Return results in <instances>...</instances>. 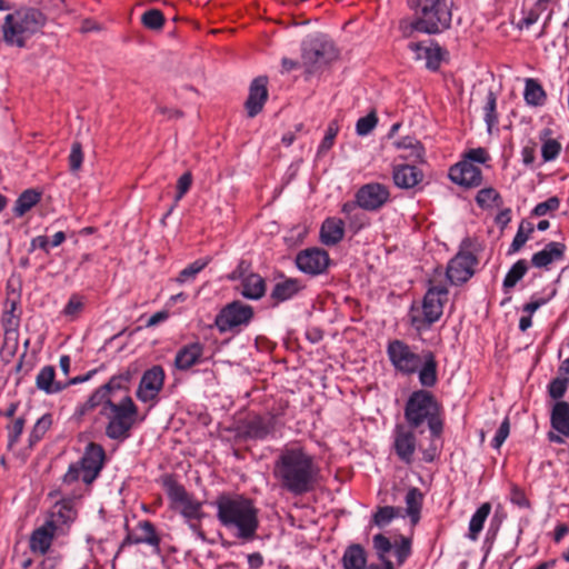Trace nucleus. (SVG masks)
I'll return each mask as SVG.
<instances>
[{
  "mask_svg": "<svg viewBox=\"0 0 569 569\" xmlns=\"http://www.w3.org/2000/svg\"><path fill=\"white\" fill-rule=\"evenodd\" d=\"M313 458L299 447L284 448L274 461L273 476L281 489L293 496L311 491L316 482Z\"/></svg>",
  "mask_w": 569,
  "mask_h": 569,
  "instance_id": "1",
  "label": "nucleus"
},
{
  "mask_svg": "<svg viewBox=\"0 0 569 569\" xmlns=\"http://www.w3.org/2000/svg\"><path fill=\"white\" fill-rule=\"evenodd\" d=\"M222 527L243 542L252 541L259 528L258 510L253 501L242 495H219L213 502Z\"/></svg>",
  "mask_w": 569,
  "mask_h": 569,
  "instance_id": "2",
  "label": "nucleus"
},
{
  "mask_svg": "<svg viewBox=\"0 0 569 569\" xmlns=\"http://www.w3.org/2000/svg\"><path fill=\"white\" fill-rule=\"evenodd\" d=\"M416 347L409 346L403 340L393 339L387 345V356L397 372L403 376L418 373V379L423 388H432L438 382V362L430 350L418 353Z\"/></svg>",
  "mask_w": 569,
  "mask_h": 569,
  "instance_id": "3",
  "label": "nucleus"
},
{
  "mask_svg": "<svg viewBox=\"0 0 569 569\" xmlns=\"http://www.w3.org/2000/svg\"><path fill=\"white\" fill-rule=\"evenodd\" d=\"M413 19H403L399 29L403 37L410 38L415 31L438 34L450 28L452 2L450 0H408Z\"/></svg>",
  "mask_w": 569,
  "mask_h": 569,
  "instance_id": "4",
  "label": "nucleus"
},
{
  "mask_svg": "<svg viewBox=\"0 0 569 569\" xmlns=\"http://www.w3.org/2000/svg\"><path fill=\"white\" fill-rule=\"evenodd\" d=\"M406 425L421 430L427 426L432 438H440L443 432V408L436 396L427 388L412 391L405 402Z\"/></svg>",
  "mask_w": 569,
  "mask_h": 569,
  "instance_id": "5",
  "label": "nucleus"
},
{
  "mask_svg": "<svg viewBox=\"0 0 569 569\" xmlns=\"http://www.w3.org/2000/svg\"><path fill=\"white\" fill-rule=\"evenodd\" d=\"M98 408L100 416L108 419L106 436L109 439L124 441L130 437L138 415V407L130 395L121 396L117 402H101Z\"/></svg>",
  "mask_w": 569,
  "mask_h": 569,
  "instance_id": "6",
  "label": "nucleus"
},
{
  "mask_svg": "<svg viewBox=\"0 0 569 569\" xmlns=\"http://www.w3.org/2000/svg\"><path fill=\"white\" fill-rule=\"evenodd\" d=\"M46 17L34 8H23L6 16L2 24L3 41L8 46L24 48L27 40L44 24Z\"/></svg>",
  "mask_w": 569,
  "mask_h": 569,
  "instance_id": "7",
  "label": "nucleus"
},
{
  "mask_svg": "<svg viewBox=\"0 0 569 569\" xmlns=\"http://www.w3.org/2000/svg\"><path fill=\"white\" fill-rule=\"evenodd\" d=\"M132 376L129 370L112 376L109 381L97 388L87 401L77 406L74 417L81 419L87 413L93 411L107 400L117 402L121 396L129 395V386Z\"/></svg>",
  "mask_w": 569,
  "mask_h": 569,
  "instance_id": "8",
  "label": "nucleus"
},
{
  "mask_svg": "<svg viewBox=\"0 0 569 569\" xmlns=\"http://www.w3.org/2000/svg\"><path fill=\"white\" fill-rule=\"evenodd\" d=\"M430 286L428 287L421 306V315H415L413 309L410 313V323L418 331L430 328L437 322L442 313L443 306L448 301V288L445 284H433L429 280Z\"/></svg>",
  "mask_w": 569,
  "mask_h": 569,
  "instance_id": "9",
  "label": "nucleus"
},
{
  "mask_svg": "<svg viewBox=\"0 0 569 569\" xmlns=\"http://www.w3.org/2000/svg\"><path fill=\"white\" fill-rule=\"evenodd\" d=\"M169 499L179 507L181 516L187 521H201L204 517L202 502L197 500L186 488L173 479L164 481Z\"/></svg>",
  "mask_w": 569,
  "mask_h": 569,
  "instance_id": "10",
  "label": "nucleus"
},
{
  "mask_svg": "<svg viewBox=\"0 0 569 569\" xmlns=\"http://www.w3.org/2000/svg\"><path fill=\"white\" fill-rule=\"evenodd\" d=\"M479 259L472 251H457L446 268V277L452 286H461L476 273Z\"/></svg>",
  "mask_w": 569,
  "mask_h": 569,
  "instance_id": "11",
  "label": "nucleus"
},
{
  "mask_svg": "<svg viewBox=\"0 0 569 569\" xmlns=\"http://www.w3.org/2000/svg\"><path fill=\"white\" fill-rule=\"evenodd\" d=\"M253 318V308L241 301L228 303L216 317V326L220 332H227L236 327L247 326Z\"/></svg>",
  "mask_w": 569,
  "mask_h": 569,
  "instance_id": "12",
  "label": "nucleus"
},
{
  "mask_svg": "<svg viewBox=\"0 0 569 569\" xmlns=\"http://www.w3.org/2000/svg\"><path fill=\"white\" fill-rule=\"evenodd\" d=\"M20 297L16 291L9 292L6 300V308L1 317V325L4 331L3 349L14 352L18 347V328L20 313L17 312Z\"/></svg>",
  "mask_w": 569,
  "mask_h": 569,
  "instance_id": "13",
  "label": "nucleus"
},
{
  "mask_svg": "<svg viewBox=\"0 0 569 569\" xmlns=\"http://www.w3.org/2000/svg\"><path fill=\"white\" fill-rule=\"evenodd\" d=\"M416 431L422 432V430L412 428L406 423H396L392 431V449L398 459L408 466L413 462V456L417 449Z\"/></svg>",
  "mask_w": 569,
  "mask_h": 569,
  "instance_id": "14",
  "label": "nucleus"
},
{
  "mask_svg": "<svg viewBox=\"0 0 569 569\" xmlns=\"http://www.w3.org/2000/svg\"><path fill=\"white\" fill-rule=\"evenodd\" d=\"M104 460L106 451L103 447L96 442H89L79 460L82 468V481L86 485H91L98 478Z\"/></svg>",
  "mask_w": 569,
  "mask_h": 569,
  "instance_id": "15",
  "label": "nucleus"
},
{
  "mask_svg": "<svg viewBox=\"0 0 569 569\" xmlns=\"http://www.w3.org/2000/svg\"><path fill=\"white\" fill-rule=\"evenodd\" d=\"M164 382V371L161 366H153L143 372L138 390L137 398L142 402H149L158 397Z\"/></svg>",
  "mask_w": 569,
  "mask_h": 569,
  "instance_id": "16",
  "label": "nucleus"
},
{
  "mask_svg": "<svg viewBox=\"0 0 569 569\" xmlns=\"http://www.w3.org/2000/svg\"><path fill=\"white\" fill-rule=\"evenodd\" d=\"M389 199V190L381 183H368L362 186L356 193L359 207L366 210H377Z\"/></svg>",
  "mask_w": 569,
  "mask_h": 569,
  "instance_id": "17",
  "label": "nucleus"
},
{
  "mask_svg": "<svg viewBox=\"0 0 569 569\" xmlns=\"http://www.w3.org/2000/svg\"><path fill=\"white\" fill-rule=\"evenodd\" d=\"M449 178L452 182L466 188H476L482 182L480 168L468 160L452 166L449 171Z\"/></svg>",
  "mask_w": 569,
  "mask_h": 569,
  "instance_id": "18",
  "label": "nucleus"
},
{
  "mask_svg": "<svg viewBox=\"0 0 569 569\" xmlns=\"http://www.w3.org/2000/svg\"><path fill=\"white\" fill-rule=\"evenodd\" d=\"M268 78L260 76L254 78L249 87V94L244 102V108L249 118L256 117L263 109L268 99Z\"/></svg>",
  "mask_w": 569,
  "mask_h": 569,
  "instance_id": "19",
  "label": "nucleus"
},
{
  "mask_svg": "<svg viewBox=\"0 0 569 569\" xmlns=\"http://www.w3.org/2000/svg\"><path fill=\"white\" fill-rule=\"evenodd\" d=\"M300 64L306 74H313L318 71L320 59V37L318 33L306 37L301 42Z\"/></svg>",
  "mask_w": 569,
  "mask_h": 569,
  "instance_id": "20",
  "label": "nucleus"
},
{
  "mask_svg": "<svg viewBox=\"0 0 569 569\" xmlns=\"http://www.w3.org/2000/svg\"><path fill=\"white\" fill-rule=\"evenodd\" d=\"M137 529L140 531V533H134L128 531L124 539L122 540L120 545V549L132 546V545H140L146 543L149 545L156 549H159L161 539L158 536L156 528L153 523L149 520L139 521Z\"/></svg>",
  "mask_w": 569,
  "mask_h": 569,
  "instance_id": "21",
  "label": "nucleus"
},
{
  "mask_svg": "<svg viewBox=\"0 0 569 569\" xmlns=\"http://www.w3.org/2000/svg\"><path fill=\"white\" fill-rule=\"evenodd\" d=\"M56 530L54 520H47L42 526L34 529L29 539L30 550L34 553H47L52 545Z\"/></svg>",
  "mask_w": 569,
  "mask_h": 569,
  "instance_id": "22",
  "label": "nucleus"
},
{
  "mask_svg": "<svg viewBox=\"0 0 569 569\" xmlns=\"http://www.w3.org/2000/svg\"><path fill=\"white\" fill-rule=\"evenodd\" d=\"M392 179L398 188L411 189L422 181L423 173L412 164H396L392 170Z\"/></svg>",
  "mask_w": 569,
  "mask_h": 569,
  "instance_id": "23",
  "label": "nucleus"
},
{
  "mask_svg": "<svg viewBox=\"0 0 569 569\" xmlns=\"http://www.w3.org/2000/svg\"><path fill=\"white\" fill-rule=\"evenodd\" d=\"M204 347L200 342H191L180 348L174 358V366L179 370H188L200 362Z\"/></svg>",
  "mask_w": 569,
  "mask_h": 569,
  "instance_id": "24",
  "label": "nucleus"
},
{
  "mask_svg": "<svg viewBox=\"0 0 569 569\" xmlns=\"http://www.w3.org/2000/svg\"><path fill=\"white\" fill-rule=\"evenodd\" d=\"M36 386L47 395H53L67 389L63 381L56 380V370L53 366H44L36 377Z\"/></svg>",
  "mask_w": 569,
  "mask_h": 569,
  "instance_id": "25",
  "label": "nucleus"
},
{
  "mask_svg": "<svg viewBox=\"0 0 569 569\" xmlns=\"http://www.w3.org/2000/svg\"><path fill=\"white\" fill-rule=\"evenodd\" d=\"M241 295L251 300H258L266 293V282L257 273L244 276L241 281Z\"/></svg>",
  "mask_w": 569,
  "mask_h": 569,
  "instance_id": "26",
  "label": "nucleus"
},
{
  "mask_svg": "<svg viewBox=\"0 0 569 569\" xmlns=\"http://www.w3.org/2000/svg\"><path fill=\"white\" fill-rule=\"evenodd\" d=\"M409 49L416 53L417 59H425L429 69H438L441 61L440 47H428L420 42H411L409 43Z\"/></svg>",
  "mask_w": 569,
  "mask_h": 569,
  "instance_id": "27",
  "label": "nucleus"
},
{
  "mask_svg": "<svg viewBox=\"0 0 569 569\" xmlns=\"http://www.w3.org/2000/svg\"><path fill=\"white\" fill-rule=\"evenodd\" d=\"M551 427L565 437H569V403L558 401L551 411Z\"/></svg>",
  "mask_w": 569,
  "mask_h": 569,
  "instance_id": "28",
  "label": "nucleus"
},
{
  "mask_svg": "<svg viewBox=\"0 0 569 569\" xmlns=\"http://www.w3.org/2000/svg\"><path fill=\"white\" fill-rule=\"evenodd\" d=\"M273 429L272 419L257 416L244 425V436L250 439H263Z\"/></svg>",
  "mask_w": 569,
  "mask_h": 569,
  "instance_id": "29",
  "label": "nucleus"
},
{
  "mask_svg": "<svg viewBox=\"0 0 569 569\" xmlns=\"http://www.w3.org/2000/svg\"><path fill=\"white\" fill-rule=\"evenodd\" d=\"M367 565V552L359 543L350 545L342 556L343 569H365Z\"/></svg>",
  "mask_w": 569,
  "mask_h": 569,
  "instance_id": "30",
  "label": "nucleus"
},
{
  "mask_svg": "<svg viewBox=\"0 0 569 569\" xmlns=\"http://www.w3.org/2000/svg\"><path fill=\"white\" fill-rule=\"evenodd\" d=\"M300 288L297 280L284 279L274 284L270 293V299L273 301V305H278L293 298L299 292Z\"/></svg>",
  "mask_w": 569,
  "mask_h": 569,
  "instance_id": "31",
  "label": "nucleus"
},
{
  "mask_svg": "<svg viewBox=\"0 0 569 569\" xmlns=\"http://www.w3.org/2000/svg\"><path fill=\"white\" fill-rule=\"evenodd\" d=\"M345 233V223L338 218H328L322 223V243L326 246L336 244Z\"/></svg>",
  "mask_w": 569,
  "mask_h": 569,
  "instance_id": "32",
  "label": "nucleus"
},
{
  "mask_svg": "<svg viewBox=\"0 0 569 569\" xmlns=\"http://www.w3.org/2000/svg\"><path fill=\"white\" fill-rule=\"evenodd\" d=\"M405 501L407 505L406 513L410 518L411 523H418L423 501L422 492L418 488L411 487L406 493Z\"/></svg>",
  "mask_w": 569,
  "mask_h": 569,
  "instance_id": "33",
  "label": "nucleus"
},
{
  "mask_svg": "<svg viewBox=\"0 0 569 569\" xmlns=\"http://www.w3.org/2000/svg\"><path fill=\"white\" fill-rule=\"evenodd\" d=\"M297 267L306 273H320V251H299L296 257Z\"/></svg>",
  "mask_w": 569,
  "mask_h": 569,
  "instance_id": "34",
  "label": "nucleus"
},
{
  "mask_svg": "<svg viewBox=\"0 0 569 569\" xmlns=\"http://www.w3.org/2000/svg\"><path fill=\"white\" fill-rule=\"evenodd\" d=\"M491 511V505L489 502L482 503L476 512L472 515L469 522V532L468 538L470 540H477L479 533L481 532L485 521L488 518Z\"/></svg>",
  "mask_w": 569,
  "mask_h": 569,
  "instance_id": "35",
  "label": "nucleus"
},
{
  "mask_svg": "<svg viewBox=\"0 0 569 569\" xmlns=\"http://www.w3.org/2000/svg\"><path fill=\"white\" fill-rule=\"evenodd\" d=\"M41 199V193L34 189L24 190L16 200L13 212L17 217H22Z\"/></svg>",
  "mask_w": 569,
  "mask_h": 569,
  "instance_id": "36",
  "label": "nucleus"
},
{
  "mask_svg": "<svg viewBox=\"0 0 569 569\" xmlns=\"http://www.w3.org/2000/svg\"><path fill=\"white\" fill-rule=\"evenodd\" d=\"M529 269V262L525 259L518 260L516 263L511 266L507 274L505 276L502 286L505 290H509L525 277Z\"/></svg>",
  "mask_w": 569,
  "mask_h": 569,
  "instance_id": "37",
  "label": "nucleus"
},
{
  "mask_svg": "<svg viewBox=\"0 0 569 569\" xmlns=\"http://www.w3.org/2000/svg\"><path fill=\"white\" fill-rule=\"evenodd\" d=\"M400 516V508L392 506L378 507L371 517L370 523L378 528H385Z\"/></svg>",
  "mask_w": 569,
  "mask_h": 569,
  "instance_id": "38",
  "label": "nucleus"
},
{
  "mask_svg": "<svg viewBox=\"0 0 569 569\" xmlns=\"http://www.w3.org/2000/svg\"><path fill=\"white\" fill-rule=\"evenodd\" d=\"M523 97L528 104L542 106L546 100V92L537 80L527 79Z\"/></svg>",
  "mask_w": 569,
  "mask_h": 569,
  "instance_id": "39",
  "label": "nucleus"
},
{
  "mask_svg": "<svg viewBox=\"0 0 569 569\" xmlns=\"http://www.w3.org/2000/svg\"><path fill=\"white\" fill-rule=\"evenodd\" d=\"M396 147L398 149L409 150V153L403 154L402 158L412 159V160H417V161L422 160L423 147L421 146V143L418 140H416L411 137H405L401 140L396 142Z\"/></svg>",
  "mask_w": 569,
  "mask_h": 569,
  "instance_id": "40",
  "label": "nucleus"
},
{
  "mask_svg": "<svg viewBox=\"0 0 569 569\" xmlns=\"http://www.w3.org/2000/svg\"><path fill=\"white\" fill-rule=\"evenodd\" d=\"M563 258V251H537L531 258V264L536 268L549 269V266Z\"/></svg>",
  "mask_w": 569,
  "mask_h": 569,
  "instance_id": "41",
  "label": "nucleus"
},
{
  "mask_svg": "<svg viewBox=\"0 0 569 569\" xmlns=\"http://www.w3.org/2000/svg\"><path fill=\"white\" fill-rule=\"evenodd\" d=\"M51 425L52 416L50 413H46L41 418H39L34 423L29 436L30 446H33L34 443L40 441L46 435V432L50 429Z\"/></svg>",
  "mask_w": 569,
  "mask_h": 569,
  "instance_id": "42",
  "label": "nucleus"
},
{
  "mask_svg": "<svg viewBox=\"0 0 569 569\" xmlns=\"http://www.w3.org/2000/svg\"><path fill=\"white\" fill-rule=\"evenodd\" d=\"M536 227L528 220H522L511 243V249H520L531 238Z\"/></svg>",
  "mask_w": 569,
  "mask_h": 569,
  "instance_id": "43",
  "label": "nucleus"
},
{
  "mask_svg": "<svg viewBox=\"0 0 569 569\" xmlns=\"http://www.w3.org/2000/svg\"><path fill=\"white\" fill-rule=\"evenodd\" d=\"M373 549L377 553V557L380 561H391L387 555L393 548L390 539L382 533H377L372 538Z\"/></svg>",
  "mask_w": 569,
  "mask_h": 569,
  "instance_id": "44",
  "label": "nucleus"
},
{
  "mask_svg": "<svg viewBox=\"0 0 569 569\" xmlns=\"http://www.w3.org/2000/svg\"><path fill=\"white\" fill-rule=\"evenodd\" d=\"M497 98L492 91L488 92L487 103L483 108L485 121L487 124L488 132L492 131V128L498 123V114L496 111Z\"/></svg>",
  "mask_w": 569,
  "mask_h": 569,
  "instance_id": "45",
  "label": "nucleus"
},
{
  "mask_svg": "<svg viewBox=\"0 0 569 569\" xmlns=\"http://www.w3.org/2000/svg\"><path fill=\"white\" fill-rule=\"evenodd\" d=\"M209 261L210 259L208 258H200L193 261L180 271L177 280L179 282H186L193 279L201 270L204 269Z\"/></svg>",
  "mask_w": 569,
  "mask_h": 569,
  "instance_id": "46",
  "label": "nucleus"
},
{
  "mask_svg": "<svg viewBox=\"0 0 569 569\" xmlns=\"http://www.w3.org/2000/svg\"><path fill=\"white\" fill-rule=\"evenodd\" d=\"M500 194L496 189L489 187L478 191L476 196V202L480 208H490L497 201H500Z\"/></svg>",
  "mask_w": 569,
  "mask_h": 569,
  "instance_id": "47",
  "label": "nucleus"
},
{
  "mask_svg": "<svg viewBox=\"0 0 569 569\" xmlns=\"http://www.w3.org/2000/svg\"><path fill=\"white\" fill-rule=\"evenodd\" d=\"M340 60V49L332 40L322 39V66L335 64Z\"/></svg>",
  "mask_w": 569,
  "mask_h": 569,
  "instance_id": "48",
  "label": "nucleus"
},
{
  "mask_svg": "<svg viewBox=\"0 0 569 569\" xmlns=\"http://www.w3.org/2000/svg\"><path fill=\"white\" fill-rule=\"evenodd\" d=\"M66 239V234L63 231H58L52 236L50 240L47 236L36 237L31 242V249H46L49 244L52 247L60 246Z\"/></svg>",
  "mask_w": 569,
  "mask_h": 569,
  "instance_id": "49",
  "label": "nucleus"
},
{
  "mask_svg": "<svg viewBox=\"0 0 569 569\" xmlns=\"http://www.w3.org/2000/svg\"><path fill=\"white\" fill-rule=\"evenodd\" d=\"M141 21L144 27L157 30L164 23V17L158 9H150L142 14Z\"/></svg>",
  "mask_w": 569,
  "mask_h": 569,
  "instance_id": "50",
  "label": "nucleus"
},
{
  "mask_svg": "<svg viewBox=\"0 0 569 569\" xmlns=\"http://www.w3.org/2000/svg\"><path fill=\"white\" fill-rule=\"evenodd\" d=\"M378 118L375 111H371L366 117L360 118L356 124V131L359 136H367L377 126Z\"/></svg>",
  "mask_w": 569,
  "mask_h": 569,
  "instance_id": "51",
  "label": "nucleus"
},
{
  "mask_svg": "<svg viewBox=\"0 0 569 569\" xmlns=\"http://www.w3.org/2000/svg\"><path fill=\"white\" fill-rule=\"evenodd\" d=\"M411 555V539L401 536L399 543L395 545V556L397 558V565L402 566Z\"/></svg>",
  "mask_w": 569,
  "mask_h": 569,
  "instance_id": "52",
  "label": "nucleus"
},
{
  "mask_svg": "<svg viewBox=\"0 0 569 569\" xmlns=\"http://www.w3.org/2000/svg\"><path fill=\"white\" fill-rule=\"evenodd\" d=\"M561 151V144L555 139H548L541 147V157L543 161L555 160Z\"/></svg>",
  "mask_w": 569,
  "mask_h": 569,
  "instance_id": "53",
  "label": "nucleus"
},
{
  "mask_svg": "<svg viewBox=\"0 0 569 569\" xmlns=\"http://www.w3.org/2000/svg\"><path fill=\"white\" fill-rule=\"evenodd\" d=\"M567 388H568V379L567 378H555L548 385V392L552 399L558 400L565 396Z\"/></svg>",
  "mask_w": 569,
  "mask_h": 569,
  "instance_id": "54",
  "label": "nucleus"
},
{
  "mask_svg": "<svg viewBox=\"0 0 569 569\" xmlns=\"http://www.w3.org/2000/svg\"><path fill=\"white\" fill-rule=\"evenodd\" d=\"M26 418L24 417H19L17 418L11 425H9L7 427L8 429V441H9V446H13L18 442L22 431H23V428H24V425H26Z\"/></svg>",
  "mask_w": 569,
  "mask_h": 569,
  "instance_id": "55",
  "label": "nucleus"
},
{
  "mask_svg": "<svg viewBox=\"0 0 569 569\" xmlns=\"http://www.w3.org/2000/svg\"><path fill=\"white\" fill-rule=\"evenodd\" d=\"M559 206H560V200L558 199V197H550L546 201L538 203L533 208L531 213H532V216H536V217H542V216L547 214L549 211L557 210L559 208Z\"/></svg>",
  "mask_w": 569,
  "mask_h": 569,
  "instance_id": "56",
  "label": "nucleus"
},
{
  "mask_svg": "<svg viewBox=\"0 0 569 569\" xmlns=\"http://www.w3.org/2000/svg\"><path fill=\"white\" fill-rule=\"evenodd\" d=\"M83 161L82 146L80 142H73L69 154V167L72 172L81 168Z\"/></svg>",
  "mask_w": 569,
  "mask_h": 569,
  "instance_id": "57",
  "label": "nucleus"
},
{
  "mask_svg": "<svg viewBox=\"0 0 569 569\" xmlns=\"http://www.w3.org/2000/svg\"><path fill=\"white\" fill-rule=\"evenodd\" d=\"M510 432V422L509 418L506 417L498 428L492 441L491 447L496 450H499L502 443L506 441Z\"/></svg>",
  "mask_w": 569,
  "mask_h": 569,
  "instance_id": "58",
  "label": "nucleus"
},
{
  "mask_svg": "<svg viewBox=\"0 0 569 569\" xmlns=\"http://www.w3.org/2000/svg\"><path fill=\"white\" fill-rule=\"evenodd\" d=\"M307 233V227L303 224L296 226L284 237L288 247H296L302 243V239Z\"/></svg>",
  "mask_w": 569,
  "mask_h": 569,
  "instance_id": "59",
  "label": "nucleus"
},
{
  "mask_svg": "<svg viewBox=\"0 0 569 569\" xmlns=\"http://www.w3.org/2000/svg\"><path fill=\"white\" fill-rule=\"evenodd\" d=\"M82 308L83 302L81 298L77 295H73L70 297L62 312L66 317L74 319L81 312Z\"/></svg>",
  "mask_w": 569,
  "mask_h": 569,
  "instance_id": "60",
  "label": "nucleus"
},
{
  "mask_svg": "<svg viewBox=\"0 0 569 569\" xmlns=\"http://www.w3.org/2000/svg\"><path fill=\"white\" fill-rule=\"evenodd\" d=\"M510 500L513 505L520 508H530L529 499L527 498L525 491L518 486H512L510 491Z\"/></svg>",
  "mask_w": 569,
  "mask_h": 569,
  "instance_id": "61",
  "label": "nucleus"
},
{
  "mask_svg": "<svg viewBox=\"0 0 569 569\" xmlns=\"http://www.w3.org/2000/svg\"><path fill=\"white\" fill-rule=\"evenodd\" d=\"M82 479V468L80 462L71 463L68 468V471L64 473L62 478V482L64 485H72L77 482L79 479Z\"/></svg>",
  "mask_w": 569,
  "mask_h": 569,
  "instance_id": "62",
  "label": "nucleus"
},
{
  "mask_svg": "<svg viewBox=\"0 0 569 569\" xmlns=\"http://www.w3.org/2000/svg\"><path fill=\"white\" fill-rule=\"evenodd\" d=\"M436 439L437 438L431 437V440H430L428 447L425 449H421L422 460L427 463L433 462L440 456V449L438 448V446L435 442Z\"/></svg>",
  "mask_w": 569,
  "mask_h": 569,
  "instance_id": "63",
  "label": "nucleus"
},
{
  "mask_svg": "<svg viewBox=\"0 0 569 569\" xmlns=\"http://www.w3.org/2000/svg\"><path fill=\"white\" fill-rule=\"evenodd\" d=\"M192 183V176L190 172L183 173L177 183L176 201H179L190 189Z\"/></svg>",
  "mask_w": 569,
  "mask_h": 569,
  "instance_id": "64",
  "label": "nucleus"
}]
</instances>
